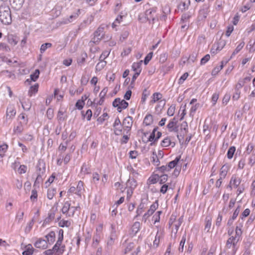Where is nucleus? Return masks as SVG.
Here are the masks:
<instances>
[{
    "instance_id": "f257e3e1",
    "label": "nucleus",
    "mask_w": 255,
    "mask_h": 255,
    "mask_svg": "<svg viewBox=\"0 0 255 255\" xmlns=\"http://www.w3.org/2000/svg\"><path fill=\"white\" fill-rule=\"evenodd\" d=\"M239 230V227L237 226L236 227V235L235 236H232L234 232V228L233 226L230 227L228 230V234L231 236L227 241L226 247L227 248H231L233 246V255H235L238 250L237 245L239 241V238L237 239V236L239 235L238 231Z\"/></svg>"
},
{
    "instance_id": "f03ea898",
    "label": "nucleus",
    "mask_w": 255,
    "mask_h": 255,
    "mask_svg": "<svg viewBox=\"0 0 255 255\" xmlns=\"http://www.w3.org/2000/svg\"><path fill=\"white\" fill-rule=\"evenodd\" d=\"M0 21L5 25L12 22L11 11L8 3L2 2L0 5Z\"/></svg>"
},
{
    "instance_id": "7ed1b4c3",
    "label": "nucleus",
    "mask_w": 255,
    "mask_h": 255,
    "mask_svg": "<svg viewBox=\"0 0 255 255\" xmlns=\"http://www.w3.org/2000/svg\"><path fill=\"white\" fill-rule=\"evenodd\" d=\"M37 175H40L41 177L45 173L46 170V166L44 161L42 159H39L36 166Z\"/></svg>"
},
{
    "instance_id": "20e7f679",
    "label": "nucleus",
    "mask_w": 255,
    "mask_h": 255,
    "mask_svg": "<svg viewBox=\"0 0 255 255\" xmlns=\"http://www.w3.org/2000/svg\"><path fill=\"white\" fill-rule=\"evenodd\" d=\"M209 12V7L206 5H203L202 8L199 11V14L198 16L199 20H205Z\"/></svg>"
},
{
    "instance_id": "39448f33",
    "label": "nucleus",
    "mask_w": 255,
    "mask_h": 255,
    "mask_svg": "<svg viewBox=\"0 0 255 255\" xmlns=\"http://www.w3.org/2000/svg\"><path fill=\"white\" fill-rule=\"evenodd\" d=\"M35 248L44 250L48 248V244L47 241L42 238H39L34 244Z\"/></svg>"
},
{
    "instance_id": "423d86ee",
    "label": "nucleus",
    "mask_w": 255,
    "mask_h": 255,
    "mask_svg": "<svg viewBox=\"0 0 255 255\" xmlns=\"http://www.w3.org/2000/svg\"><path fill=\"white\" fill-rule=\"evenodd\" d=\"M239 186V179L237 175H233L230 180V184L228 187L232 188H237Z\"/></svg>"
},
{
    "instance_id": "0eeeda50",
    "label": "nucleus",
    "mask_w": 255,
    "mask_h": 255,
    "mask_svg": "<svg viewBox=\"0 0 255 255\" xmlns=\"http://www.w3.org/2000/svg\"><path fill=\"white\" fill-rule=\"evenodd\" d=\"M132 125V118L130 116H128L125 118L123 122V126L128 129L129 131L130 130Z\"/></svg>"
},
{
    "instance_id": "6e6552de",
    "label": "nucleus",
    "mask_w": 255,
    "mask_h": 255,
    "mask_svg": "<svg viewBox=\"0 0 255 255\" xmlns=\"http://www.w3.org/2000/svg\"><path fill=\"white\" fill-rule=\"evenodd\" d=\"M140 227V223L139 222H134L131 228L130 236L131 237L135 236L139 231Z\"/></svg>"
},
{
    "instance_id": "1a4fd4ad",
    "label": "nucleus",
    "mask_w": 255,
    "mask_h": 255,
    "mask_svg": "<svg viewBox=\"0 0 255 255\" xmlns=\"http://www.w3.org/2000/svg\"><path fill=\"white\" fill-rule=\"evenodd\" d=\"M24 0H13L10 5L12 8L15 10H18L22 7Z\"/></svg>"
},
{
    "instance_id": "9d476101",
    "label": "nucleus",
    "mask_w": 255,
    "mask_h": 255,
    "mask_svg": "<svg viewBox=\"0 0 255 255\" xmlns=\"http://www.w3.org/2000/svg\"><path fill=\"white\" fill-rule=\"evenodd\" d=\"M37 252V250L34 249L31 244H28L25 246V250L22 252V255H32L34 252Z\"/></svg>"
},
{
    "instance_id": "9b49d317",
    "label": "nucleus",
    "mask_w": 255,
    "mask_h": 255,
    "mask_svg": "<svg viewBox=\"0 0 255 255\" xmlns=\"http://www.w3.org/2000/svg\"><path fill=\"white\" fill-rule=\"evenodd\" d=\"M46 240H45L47 244L49 245L53 244L55 241V233L54 231H50L49 233L45 236Z\"/></svg>"
},
{
    "instance_id": "f8f14e48",
    "label": "nucleus",
    "mask_w": 255,
    "mask_h": 255,
    "mask_svg": "<svg viewBox=\"0 0 255 255\" xmlns=\"http://www.w3.org/2000/svg\"><path fill=\"white\" fill-rule=\"evenodd\" d=\"M153 123V118L152 115L148 114L144 118L143 125L145 126H148L152 124Z\"/></svg>"
},
{
    "instance_id": "ddd939ff",
    "label": "nucleus",
    "mask_w": 255,
    "mask_h": 255,
    "mask_svg": "<svg viewBox=\"0 0 255 255\" xmlns=\"http://www.w3.org/2000/svg\"><path fill=\"white\" fill-rule=\"evenodd\" d=\"M181 159V155L177 156L175 159L171 161H170L167 164V167L168 170L170 171V169L174 168L176 166L178 163L179 162Z\"/></svg>"
},
{
    "instance_id": "4468645a",
    "label": "nucleus",
    "mask_w": 255,
    "mask_h": 255,
    "mask_svg": "<svg viewBox=\"0 0 255 255\" xmlns=\"http://www.w3.org/2000/svg\"><path fill=\"white\" fill-rule=\"evenodd\" d=\"M127 186L128 187V189L134 190V189L137 186L136 181L133 178H130V177H129V179L127 182Z\"/></svg>"
},
{
    "instance_id": "2eb2a0df",
    "label": "nucleus",
    "mask_w": 255,
    "mask_h": 255,
    "mask_svg": "<svg viewBox=\"0 0 255 255\" xmlns=\"http://www.w3.org/2000/svg\"><path fill=\"white\" fill-rule=\"evenodd\" d=\"M55 215V214L54 212H49L48 214V217L44 220L42 226L45 227L46 224H49L51 221H52L54 219Z\"/></svg>"
},
{
    "instance_id": "dca6fc26",
    "label": "nucleus",
    "mask_w": 255,
    "mask_h": 255,
    "mask_svg": "<svg viewBox=\"0 0 255 255\" xmlns=\"http://www.w3.org/2000/svg\"><path fill=\"white\" fill-rule=\"evenodd\" d=\"M155 12H156V9L153 8L152 9H149L145 11V15L146 16V17L145 18L147 19V20L149 21L150 19H151L152 21V23H154V20H155V18L152 16V12L155 13Z\"/></svg>"
},
{
    "instance_id": "f3484780",
    "label": "nucleus",
    "mask_w": 255,
    "mask_h": 255,
    "mask_svg": "<svg viewBox=\"0 0 255 255\" xmlns=\"http://www.w3.org/2000/svg\"><path fill=\"white\" fill-rule=\"evenodd\" d=\"M141 71V70L140 69L138 70V72H136L132 76L131 81L130 84V85L128 86V88L132 89L134 87V82L137 79V77L139 75L140 72Z\"/></svg>"
},
{
    "instance_id": "a211bd4d",
    "label": "nucleus",
    "mask_w": 255,
    "mask_h": 255,
    "mask_svg": "<svg viewBox=\"0 0 255 255\" xmlns=\"http://www.w3.org/2000/svg\"><path fill=\"white\" fill-rule=\"evenodd\" d=\"M160 178V175L157 174L152 175L148 179V181L150 184H155L156 183Z\"/></svg>"
},
{
    "instance_id": "6ab92c4d",
    "label": "nucleus",
    "mask_w": 255,
    "mask_h": 255,
    "mask_svg": "<svg viewBox=\"0 0 255 255\" xmlns=\"http://www.w3.org/2000/svg\"><path fill=\"white\" fill-rule=\"evenodd\" d=\"M16 111L13 107H8L7 108L6 117L8 118H11L15 115Z\"/></svg>"
},
{
    "instance_id": "aec40b11",
    "label": "nucleus",
    "mask_w": 255,
    "mask_h": 255,
    "mask_svg": "<svg viewBox=\"0 0 255 255\" xmlns=\"http://www.w3.org/2000/svg\"><path fill=\"white\" fill-rule=\"evenodd\" d=\"M40 74V70L39 69H36L33 73L30 74V80L33 82H35L39 78Z\"/></svg>"
},
{
    "instance_id": "412c9836",
    "label": "nucleus",
    "mask_w": 255,
    "mask_h": 255,
    "mask_svg": "<svg viewBox=\"0 0 255 255\" xmlns=\"http://www.w3.org/2000/svg\"><path fill=\"white\" fill-rule=\"evenodd\" d=\"M38 87L39 85L38 84H35L33 86H31L28 91V95L31 97L33 94L37 93L38 92Z\"/></svg>"
},
{
    "instance_id": "4be33fe9",
    "label": "nucleus",
    "mask_w": 255,
    "mask_h": 255,
    "mask_svg": "<svg viewBox=\"0 0 255 255\" xmlns=\"http://www.w3.org/2000/svg\"><path fill=\"white\" fill-rule=\"evenodd\" d=\"M206 225L205 227V230H206L207 232H209L211 225H212V218L210 216H207L205 219Z\"/></svg>"
},
{
    "instance_id": "5701e85b",
    "label": "nucleus",
    "mask_w": 255,
    "mask_h": 255,
    "mask_svg": "<svg viewBox=\"0 0 255 255\" xmlns=\"http://www.w3.org/2000/svg\"><path fill=\"white\" fill-rule=\"evenodd\" d=\"M178 123V118L176 117H174L172 119H171L168 125H167V128H171L177 125Z\"/></svg>"
},
{
    "instance_id": "b1692460",
    "label": "nucleus",
    "mask_w": 255,
    "mask_h": 255,
    "mask_svg": "<svg viewBox=\"0 0 255 255\" xmlns=\"http://www.w3.org/2000/svg\"><path fill=\"white\" fill-rule=\"evenodd\" d=\"M236 151V147L234 146H231L227 151V157L229 159H231L233 158L235 152Z\"/></svg>"
},
{
    "instance_id": "393cba45",
    "label": "nucleus",
    "mask_w": 255,
    "mask_h": 255,
    "mask_svg": "<svg viewBox=\"0 0 255 255\" xmlns=\"http://www.w3.org/2000/svg\"><path fill=\"white\" fill-rule=\"evenodd\" d=\"M170 144H172L170 138L169 137H166L161 142L160 145L162 147H168Z\"/></svg>"
},
{
    "instance_id": "a878e982",
    "label": "nucleus",
    "mask_w": 255,
    "mask_h": 255,
    "mask_svg": "<svg viewBox=\"0 0 255 255\" xmlns=\"http://www.w3.org/2000/svg\"><path fill=\"white\" fill-rule=\"evenodd\" d=\"M166 104V100L165 99L160 100L159 102V104H158L155 107V110L158 111L159 109V113H160L162 110L163 109L164 106Z\"/></svg>"
},
{
    "instance_id": "bb28decb",
    "label": "nucleus",
    "mask_w": 255,
    "mask_h": 255,
    "mask_svg": "<svg viewBox=\"0 0 255 255\" xmlns=\"http://www.w3.org/2000/svg\"><path fill=\"white\" fill-rule=\"evenodd\" d=\"M186 234L185 233L182 237V239L180 242L178 250L180 252H183L184 249V246L186 241Z\"/></svg>"
},
{
    "instance_id": "cd10ccee",
    "label": "nucleus",
    "mask_w": 255,
    "mask_h": 255,
    "mask_svg": "<svg viewBox=\"0 0 255 255\" xmlns=\"http://www.w3.org/2000/svg\"><path fill=\"white\" fill-rule=\"evenodd\" d=\"M228 172V166L224 165L221 168L220 176L221 178H224Z\"/></svg>"
},
{
    "instance_id": "c85d7f7f",
    "label": "nucleus",
    "mask_w": 255,
    "mask_h": 255,
    "mask_svg": "<svg viewBox=\"0 0 255 255\" xmlns=\"http://www.w3.org/2000/svg\"><path fill=\"white\" fill-rule=\"evenodd\" d=\"M143 199H141V203L138 205L137 209L136 210V217L140 216V214L142 212V210L144 208V203L143 202Z\"/></svg>"
},
{
    "instance_id": "c756f323",
    "label": "nucleus",
    "mask_w": 255,
    "mask_h": 255,
    "mask_svg": "<svg viewBox=\"0 0 255 255\" xmlns=\"http://www.w3.org/2000/svg\"><path fill=\"white\" fill-rule=\"evenodd\" d=\"M142 62H143L142 60H140L138 62H134L132 65V70L134 71L137 72V70L138 69H139V70L140 69L141 70V65Z\"/></svg>"
},
{
    "instance_id": "7c9ffc66",
    "label": "nucleus",
    "mask_w": 255,
    "mask_h": 255,
    "mask_svg": "<svg viewBox=\"0 0 255 255\" xmlns=\"http://www.w3.org/2000/svg\"><path fill=\"white\" fill-rule=\"evenodd\" d=\"M56 193V188H49L47 191V198L51 200L53 198L54 196L55 195Z\"/></svg>"
},
{
    "instance_id": "2f4dec72",
    "label": "nucleus",
    "mask_w": 255,
    "mask_h": 255,
    "mask_svg": "<svg viewBox=\"0 0 255 255\" xmlns=\"http://www.w3.org/2000/svg\"><path fill=\"white\" fill-rule=\"evenodd\" d=\"M23 130V128L21 122H20L16 127H14L13 131L15 133H21Z\"/></svg>"
},
{
    "instance_id": "473e14b6",
    "label": "nucleus",
    "mask_w": 255,
    "mask_h": 255,
    "mask_svg": "<svg viewBox=\"0 0 255 255\" xmlns=\"http://www.w3.org/2000/svg\"><path fill=\"white\" fill-rule=\"evenodd\" d=\"M52 46L51 43H45L41 45L40 48V51L41 54L43 53L48 48H50Z\"/></svg>"
},
{
    "instance_id": "72a5a7b5",
    "label": "nucleus",
    "mask_w": 255,
    "mask_h": 255,
    "mask_svg": "<svg viewBox=\"0 0 255 255\" xmlns=\"http://www.w3.org/2000/svg\"><path fill=\"white\" fill-rule=\"evenodd\" d=\"M175 107H176V105L175 104H172L168 108L167 112V114L168 116L171 117L174 115L175 110Z\"/></svg>"
},
{
    "instance_id": "f704fd0d",
    "label": "nucleus",
    "mask_w": 255,
    "mask_h": 255,
    "mask_svg": "<svg viewBox=\"0 0 255 255\" xmlns=\"http://www.w3.org/2000/svg\"><path fill=\"white\" fill-rule=\"evenodd\" d=\"M84 183L82 181H79L78 182L77 186V191L76 192V194L79 196H81V191L83 188Z\"/></svg>"
},
{
    "instance_id": "c9c22d12",
    "label": "nucleus",
    "mask_w": 255,
    "mask_h": 255,
    "mask_svg": "<svg viewBox=\"0 0 255 255\" xmlns=\"http://www.w3.org/2000/svg\"><path fill=\"white\" fill-rule=\"evenodd\" d=\"M198 55V53L196 52H193L190 55L189 57L188 58L187 60L188 62H194L196 60L197 57Z\"/></svg>"
},
{
    "instance_id": "e433bc0d",
    "label": "nucleus",
    "mask_w": 255,
    "mask_h": 255,
    "mask_svg": "<svg viewBox=\"0 0 255 255\" xmlns=\"http://www.w3.org/2000/svg\"><path fill=\"white\" fill-rule=\"evenodd\" d=\"M70 209V203L67 201L64 203V206L62 208V212L63 214L67 213Z\"/></svg>"
},
{
    "instance_id": "4c0bfd02",
    "label": "nucleus",
    "mask_w": 255,
    "mask_h": 255,
    "mask_svg": "<svg viewBox=\"0 0 255 255\" xmlns=\"http://www.w3.org/2000/svg\"><path fill=\"white\" fill-rule=\"evenodd\" d=\"M149 92L146 89H145L142 93V97H141V102L143 104L144 103L145 101H146V99L147 98V97L149 95Z\"/></svg>"
},
{
    "instance_id": "58836bf2",
    "label": "nucleus",
    "mask_w": 255,
    "mask_h": 255,
    "mask_svg": "<svg viewBox=\"0 0 255 255\" xmlns=\"http://www.w3.org/2000/svg\"><path fill=\"white\" fill-rule=\"evenodd\" d=\"M152 154L153 156L152 157V160H151V162L155 164V165L158 166L160 164V161L155 151H153Z\"/></svg>"
},
{
    "instance_id": "ea45409f",
    "label": "nucleus",
    "mask_w": 255,
    "mask_h": 255,
    "mask_svg": "<svg viewBox=\"0 0 255 255\" xmlns=\"http://www.w3.org/2000/svg\"><path fill=\"white\" fill-rule=\"evenodd\" d=\"M158 207V200H156L150 207V209L148 210V213L150 212L153 213L154 211Z\"/></svg>"
},
{
    "instance_id": "a19ab883",
    "label": "nucleus",
    "mask_w": 255,
    "mask_h": 255,
    "mask_svg": "<svg viewBox=\"0 0 255 255\" xmlns=\"http://www.w3.org/2000/svg\"><path fill=\"white\" fill-rule=\"evenodd\" d=\"M191 17L190 12L183 13L181 18V22L184 23Z\"/></svg>"
},
{
    "instance_id": "79ce46f5",
    "label": "nucleus",
    "mask_w": 255,
    "mask_h": 255,
    "mask_svg": "<svg viewBox=\"0 0 255 255\" xmlns=\"http://www.w3.org/2000/svg\"><path fill=\"white\" fill-rule=\"evenodd\" d=\"M89 170L90 168L88 167V165L86 163H84L81 169V172H83L84 174H89L90 173Z\"/></svg>"
},
{
    "instance_id": "37998d69",
    "label": "nucleus",
    "mask_w": 255,
    "mask_h": 255,
    "mask_svg": "<svg viewBox=\"0 0 255 255\" xmlns=\"http://www.w3.org/2000/svg\"><path fill=\"white\" fill-rule=\"evenodd\" d=\"M80 13V10L79 9H78L76 12L74 13L73 14H71L69 16V17L68 19L69 22H71L73 20V19H75L76 18H77L78 17Z\"/></svg>"
},
{
    "instance_id": "c03bdc74",
    "label": "nucleus",
    "mask_w": 255,
    "mask_h": 255,
    "mask_svg": "<svg viewBox=\"0 0 255 255\" xmlns=\"http://www.w3.org/2000/svg\"><path fill=\"white\" fill-rule=\"evenodd\" d=\"M30 200L35 202L37 201V191L35 189H34L31 191V195L30 197Z\"/></svg>"
},
{
    "instance_id": "a18cd8bd",
    "label": "nucleus",
    "mask_w": 255,
    "mask_h": 255,
    "mask_svg": "<svg viewBox=\"0 0 255 255\" xmlns=\"http://www.w3.org/2000/svg\"><path fill=\"white\" fill-rule=\"evenodd\" d=\"M252 6V0H251V1L248 2L247 3H246L243 7L240 9V10L242 12H245L248 10L250 9Z\"/></svg>"
},
{
    "instance_id": "49530a36",
    "label": "nucleus",
    "mask_w": 255,
    "mask_h": 255,
    "mask_svg": "<svg viewBox=\"0 0 255 255\" xmlns=\"http://www.w3.org/2000/svg\"><path fill=\"white\" fill-rule=\"evenodd\" d=\"M162 97V95L161 93H154L153 94V100H152V101L153 102V103H155L156 102V101L160 100Z\"/></svg>"
},
{
    "instance_id": "de8ad7c7",
    "label": "nucleus",
    "mask_w": 255,
    "mask_h": 255,
    "mask_svg": "<svg viewBox=\"0 0 255 255\" xmlns=\"http://www.w3.org/2000/svg\"><path fill=\"white\" fill-rule=\"evenodd\" d=\"M85 102H83V100H78L75 104L76 108L79 110H82L83 108Z\"/></svg>"
},
{
    "instance_id": "09e8293b",
    "label": "nucleus",
    "mask_w": 255,
    "mask_h": 255,
    "mask_svg": "<svg viewBox=\"0 0 255 255\" xmlns=\"http://www.w3.org/2000/svg\"><path fill=\"white\" fill-rule=\"evenodd\" d=\"M188 76H189V74L188 72L184 73L178 80V83L179 85L183 84V83L184 82V81L186 80V79L187 78Z\"/></svg>"
},
{
    "instance_id": "8fccbe9b",
    "label": "nucleus",
    "mask_w": 255,
    "mask_h": 255,
    "mask_svg": "<svg viewBox=\"0 0 255 255\" xmlns=\"http://www.w3.org/2000/svg\"><path fill=\"white\" fill-rule=\"evenodd\" d=\"M7 42L11 45H15L17 44V41L13 38L12 35H8L7 37Z\"/></svg>"
},
{
    "instance_id": "3c124183",
    "label": "nucleus",
    "mask_w": 255,
    "mask_h": 255,
    "mask_svg": "<svg viewBox=\"0 0 255 255\" xmlns=\"http://www.w3.org/2000/svg\"><path fill=\"white\" fill-rule=\"evenodd\" d=\"M71 223L67 220H62L59 222L58 225L59 227L63 228L64 227H70Z\"/></svg>"
},
{
    "instance_id": "603ef678",
    "label": "nucleus",
    "mask_w": 255,
    "mask_h": 255,
    "mask_svg": "<svg viewBox=\"0 0 255 255\" xmlns=\"http://www.w3.org/2000/svg\"><path fill=\"white\" fill-rule=\"evenodd\" d=\"M152 56H153L152 52H150L148 54H147V55L145 56V57L144 58V59L143 60V63H144V65H147L149 63V62L151 59Z\"/></svg>"
},
{
    "instance_id": "864d4df0",
    "label": "nucleus",
    "mask_w": 255,
    "mask_h": 255,
    "mask_svg": "<svg viewBox=\"0 0 255 255\" xmlns=\"http://www.w3.org/2000/svg\"><path fill=\"white\" fill-rule=\"evenodd\" d=\"M167 179L168 175L164 174L160 176V178L158 181L160 184H163L167 181Z\"/></svg>"
},
{
    "instance_id": "5fc2aeb1",
    "label": "nucleus",
    "mask_w": 255,
    "mask_h": 255,
    "mask_svg": "<svg viewBox=\"0 0 255 255\" xmlns=\"http://www.w3.org/2000/svg\"><path fill=\"white\" fill-rule=\"evenodd\" d=\"M129 35V32L127 30H125L122 32L121 35L120 36V40L121 42H123L125 40H126Z\"/></svg>"
},
{
    "instance_id": "6e6d98bb",
    "label": "nucleus",
    "mask_w": 255,
    "mask_h": 255,
    "mask_svg": "<svg viewBox=\"0 0 255 255\" xmlns=\"http://www.w3.org/2000/svg\"><path fill=\"white\" fill-rule=\"evenodd\" d=\"M104 31V27H102L101 26H100L97 30L95 31L94 32V36L95 37H100L102 34L104 35L103 33H102Z\"/></svg>"
},
{
    "instance_id": "4d7b16f0",
    "label": "nucleus",
    "mask_w": 255,
    "mask_h": 255,
    "mask_svg": "<svg viewBox=\"0 0 255 255\" xmlns=\"http://www.w3.org/2000/svg\"><path fill=\"white\" fill-rule=\"evenodd\" d=\"M0 50H4L6 52H9L10 51V48L6 44L4 43H0Z\"/></svg>"
},
{
    "instance_id": "13d9d810",
    "label": "nucleus",
    "mask_w": 255,
    "mask_h": 255,
    "mask_svg": "<svg viewBox=\"0 0 255 255\" xmlns=\"http://www.w3.org/2000/svg\"><path fill=\"white\" fill-rule=\"evenodd\" d=\"M82 116L85 117V115H87V121H90L91 119V117L92 116V112L91 110L89 109L87 111L86 114H84V111L81 112Z\"/></svg>"
},
{
    "instance_id": "bf43d9fd",
    "label": "nucleus",
    "mask_w": 255,
    "mask_h": 255,
    "mask_svg": "<svg viewBox=\"0 0 255 255\" xmlns=\"http://www.w3.org/2000/svg\"><path fill=\"white\" fill-rule=\"evenodd\" d=\"M210 59V55L209 54L205 55L200 61L201 65H204L206 64Z\"/></svg>"
},
{
    "instance_id": "052dcab7",
    "label": "nucleus",
    "mask_w": 255,
    "mask_h": 255,
    "mask_svg": "<svg viewBox=\"0 0 255 255\" xmlns=\"http://www.w3.org/2000/svg\"><path fill=\"white\" fill-rule=\"evenodd\" d=\"M42 181V177H41L40 175H37V177L36 178V179L34 181L33 187H37L39 188V184L40 182Z\"/></svg>"
},
{
    "instance_id": "680f3d73",
    "label": "nucleus",
    "mask_w": 255,
    "mask_h": 255,
    "mask_svg": "<svg viewBox=\"0 0 255 255\" xmlns=\"http://www.w3.org/2000/svg\"><path fill=\"white\" fill-rule=\"evenodd\" d=\"M109 53L107 51H103L99 57V61H105L104 60L109 56Z\"/></svg>"
},
{
    "instance_id": "e2e57ef3",
    "label": "nucleus",
    "mask_w": 255,
    "mask_h": 255,
    "mask_svg": "<svg viewBox=\"0 0 255 255\" xmlns=\"http://www.w3.org/2000/svg\"><path fill=\"white\" fill-rule=\"evenodd\" d=\"M100 241V237L97 235L96 236H94L93 237V242L92 244V246L94 248H96L98 245V243Z\"/></svg>"
},
{
    "instance_id": "0e129e2a",
    "label": "nucleus",
    "mask_w": 255,
    "mask_h": 255,
    "mask_svg": "<svg viewBox=\"0 0 255 255\" xmlns=\"http://www.w3.org/2000/svg\"><path fill=\"white\" fill-rule=\"evenodd\" d=\"M107 64L106 61H103L100 62L98 63L96 65V70H99V71L101 70L102 69H103L105 66Z\"/></svg>"
},
{
    "instance_id": "69168bd1",
    "label": "nucleus",
    "mask_w": 255,
    "mask_h": 255,
    "mask_svg": "<svg viewBox=\"0 0 255 255\" xmlns=\"http://www.w3.org/2000/svg\"><path fill=\"white\" fill-rule=\"evenodd\" d=\"M222 68L223 66H216L213 69L211 73L212 75L213 76L216 75L220 71V70L222 69Z\"/></svg>"
},
{
    "instance_id": "338daca9",
    "label": "nucleus",
    "mask_w": 255,
    "mask_h": 255,
    "mask_svg": "<svg viewBox=\"0 0 255 255\" xmlns=\"http://www.w3.org/2000/svg\"><path fill=\"white\" fill-rule=\"evenodd\" d=\"M128 89V90L126 92L124 96V99L126 100H129L130 99L132 94V91L131 90V89Z\"/></svg>"
},
{
    "instance_id": "774afa93",
    "label": "nucleus",
    "mask_w": 255,
    "mask_h": 255,
    "mask_svg": "<svg viewBox=\"0 0 255 255\" xmlns=\"http://www.w3.org/2000/svg\"><path fill=\"white\" fill-rule=\"evenodd\" d=\"M169 183L164 184L161 187L160 192L162 194H165L169 189Z\"/></svg>"
}]
</instances>
